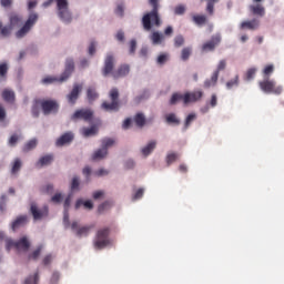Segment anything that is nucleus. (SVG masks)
Here are the masks:
<instances>
[{
    "label": "nucleus",
    "mask_w": 284,
    "mask_h": 284,
    "mask_svg": "<svg viewBox=\"0 0 284 284\" xmlns=\"http://www.w3.org/2000/svg\"><path fill=\"white\" fill-rule=\"evenodd\" d=\"M41 108V99L33 100V104L31 106V113L34 119H39L40 109Z\"/></svg>",
    "instance_id": "28"
},
{
    "label": "nucleus",
    "mask_w": 284,
    "mask_h": 284,
    "mask_svg": "<svg viewBox=\"0 0 284 284\" xmlns=\"http://www.w3.org/2000/svg\"><path fill=\"white\" fill-rule=\"evenodd\" d=\"M82 205L85 207V210H92L94 207V204L90 200H87L84 202L83 200H78L75 202V210H79V207H81Z\"/></svg>",
    "instance_id": "30"
},
{
    "label": "nucleus",
    "mask_w": 284,
    "mask_h": 284,
    "mask_svg": "<svg viewBox=\"0 0 284 284\" xmlns=\"http://www.w3.org/2000/svg\"><path fill=\"white\" fill-rule=\"evenodd\" d=\"M88 52L90 57H94V54L97 53V42L91 41Z\"/></svg>",
    "instance_id": "49"
},
{
    "label": "nucleus",
    "mask_w": 284,
    "mask_h": 284,
    "mask_svg": "<svg viewBox=\"0 0 284 284\" xmlns=\"http://www.w3.org/2000/svg\"><path fill=\"white\" fill-rule=\"evenodd\" d=\"M43 265H50L52 263V255H47L42 260Z\"/></svg>",
    "instance_id": "64"
},
{
    "label": "nucleus",
    "mask_w": 284,
    "mask_h": 284,
    "mask_svg": "<svg viewBox=\"0 0 284 284\" xmlns=\"http://www.w3.org/2000/svg\"><path fill=\"white\" fill-rule=\"evenodd\" d=\"M175 14H185V6L180 4L174 9Z\"/></svg>",
    "instance_id": "58"
},
{
    "label": "nucleus",
    "mask_w": 284,
    "mask_h": 284,
    "mask_svg": "<svg viewBox=\"0 0 284 284\" xmlns=\"http://www.w3.org/2000/svg\"><path fill=\"white\" fill-rule=\"evenodd\" d=\"M256 74V69L251 68L246 71V81H252V79L255 77Z\"/></svg>",
    "instance_id": "50"
},
{
    "label": "nucleus",
    "mask_w": 284,
    "mask_h": 284,
    "mask_svg": "<svg viewBox=\"0 0 284 284\" xmlns=\"http://www.w3.org/2000/svg\"><path fill=\"white\" fill-rule=\"evenodd\" d=\"M116 65V58L114 54L109 53L104 59V65L102 68L103 77H112V79H123V77H128L130 74V64H120L116 70L114 67Z\"/></svg>",
    "instance_id": "1"
},
{
    "label": "nucleus",
    "mask_w": 284,
    "mask_h": 284,
    "mask_svg": "<svg viewBox=\"0 0 284 284\" xmlns=\"http://www.w3.org/2000/svg\"><path fill=\"white\" fill-rule=\"evenodd\" d=\"M176 159H179V154H176V153H169L166 155V165H172V163H174V161H176Z\"/></svg>",
    "instance_id": "45"
},
{
    "label": "nucleus",
    "mask_w": 284,
    "mask_h": 284,
    "mask_svg": "<svg viewBox=\"0 0 284 284\" xmlns=\"http://www.w3.org/2000/svg\"><path fill=\"white\" fill-rule=\"evenodd\" d=\"M61 199H62L61 193H57L55 195H53V196L51 197V201H52L53 203H61Z\"/></svg>",
    "instance_id": "63"
},
{
    "label": "nucleus",
    "mask_w": 284,
    "mask_h": 284,
    "mask_svg": "<svg viewBox=\"0 0 284 284\" xmlns=\"http://www.w3.org/2000/svg\"><path fill=\"white\" fill-rule=\"evenodd\" d=\"M71 230L75 234V236H79V239H81L83 236H88L90 232L94 230V224L80 226L79 222L74 221L71 223Z\"/></svg>",
    "instance_id": "13"
},
{
    "label": "nucleus",
    "mask_w": 284,
    "mask_h": 284,
    "mask_svg": "<svg viewBox=\"0 0 284 284\" xmlns=\"http://www.w3.org/2000/svg\"><path fill=\"white\" fill-rule=\"evenodd\" d=\"M53 1L54 0H48L43 2V8H49V6H52ZM55 2L58 17L61 19V21H64V23H70V21H72V13H70L68 0H55Z\"/></svg>",
    "instance_id": "4"
},
{
    "label": "nucleus",
    "mask_w": 284,
    "mask_h": 284,
    "mask_svg": "<svg viewBox=\"0 0 284 284\" xmlns=\"http://www.w3.org/2000/svg\"><path fill=\"white\" fill-rule=\"evenodd\" d=\"M95 250H103L110 245V227L105 226L97 231L93 240Z\"/></svg>",
    "instance_id": "6"
},
{
    "label": "nucleus",
    "mask_w": 284,
    "mask_h": 284,
    "mask_svg": "<svg viewBox=\"0 0 284 284\" xmlns=\"http://www.w3.org/2000/svg\"><path fill=\"white\" fill-rule=\"evenodd\" d=\"M108 174H110V172L105 169H99L94 172L95 176H108Z\"/></svg>",
    "instance_id": "55"
},
{
    "label": "nucleus",
    "mask_w": 284,
    "mask_h": 284,
    "mask_svg": "<svg viewBox=\"0 0 284 284\" xmlns=\"http://www.w3.org/2000/svg\"><path fill=\"white\" fill-rule=\"evenodd\" d=\"M87 99L89 103H92L93 101H97V99H99V93L97 92V89L94 87H90L87 90Z\"/></svg>",
    "instance_id": "27"
},
{
    "label": "nucleus",
    "mask_w": 284,
    "mask_h": 284,
    "mask_svg": "<svg viewBox=\"0 0 284 284\" xmlns=\"http://www.w3.org/2000/svg\"><path fill=\"white\" fill-rule=\"evenodd\" d=\"M2 99L7 103H14V99H16L14 91H12L10 89H4L2 91Z\"/></svg>",
    "instance_id": "26"
},
{
    "label": "nucleus",
    "mask_w": 284,
    "mask_h": 284,
    "mask_svg": "<svg viewBox=\"0 0 284 284\" xmlns=\"http://www.w3.org/2000/svg\"><path fill=\"white\" fill-rule=\"evenodd\" d=\"M217 81H219V72H213L211 79H206L204 81V88L206 90H210V88H214V85H216Z\"/></svg>",
    "instance_id": "23"
},
{
    "label": "nucleus",
    "mask_w": 284,
    "mask_h": 284,
    "mask_svg": "<svg viewBox=\"0 0 284 284\" xmlns=\"http://www.w3.org/2000/svg\"><path fill=\"white\" fill-rule=\"evenodd\" d=\"M23 284H39V272H36L33 275H29Z\"/></svg>",
    "instance_id": "34"
},
{
    "label": "nucleus",
    "mask_w": 284,
    "mask_h": 284,
    "mask_svg": "<svg viewBox=\"0 0 284 284\" xmlns=\"http://www.w3.org/2000/svg\"><path fill=\"white\" fill-rule=\"evenodd\" d=\"M214 3H219V0H207L206 12L212 17L214 14Z\"/></svg>",
    "instance_id": "40"
},
{
    "label": "nucleus",
    "mask_w": 284,
    "mask_h": 284,
    "mask_svg": "<svg viewBox=\"0 0 284 284\" xmlns=\"http://www.w3.org/2000/svg\"><path fill=\"white\" fill-rule=\"evenodd\" d=\"M165 121L166 123H169L170 125H180L181 124V120H179V118H176L175 113H169L165 116Z\"/></svg>",
    "instance_id": "31"
},
{
    "label": "nucleus",
    "mask_w": 284,
    "mask_h": 284,
    "mask_svg": "<svg viewBox=\"0 0 284 284\" xmlns=\"http://www.w3.org/2000/svg\"><path fill=\"white\" fill-rule=\"evenodd\" d=\"M20 136L17 134H12L9 139V145H11V148H14V145H17V142L19 141Z\"/></svg>",
    "instance_id": "53"
},
{
    "label": "nucleus",
    "mask_w": 284,
    "mask_h": 284,
    "mask_svg": "<svg viewBox=\"0 0 284 284\" xmlns=\"http://www.w3.org/2000/svg\"><path fill=\"white\" fill-rule=\"evenodd\" d=\"M219 43H221V36H213L210 41L202 45V52H214Z\"/></svg>",
    "instance_id": "18"
},
{
    "label": "nucleus",
    "mask_w": 284,
    "mask_h": 284,
    "mask_svg": "<svg viewBox=\"0 0 284 284\" xmlns=\"http://www.w3.org/2000/svg\"><path fill=\"white\" fill-rule=\"evenodd\" d=\"M134 122L138 128H143V125H145V115H143V113H136L134 116Z\"/></svg>",
    "instance_id": "33"
},
{
    "label": "nucleus",
    "mask_w": 284,
    "mask_h": 284,
    "mask_svg": "<svg viewBox=\"0 0 284 284\" xmlns=\"http://www.w3.org/2000/svg\"><path fill=\"white\" fill-rule=\"evenodd\" d=\"M152 11L144 14L142 18V26L146 32L152 30V22L159 28L161 26V18L159 17V0H150Z\"/></svg>",
    "instance_id": "2"
},
{
    "label": "nucleus",
    "mask_w": 284,
    "mask_h": 284,
    "mask_svg": "<svg viewBox=\"0 0 284 284\" xmlns=\"http://www.w3.org/2000/svg\"><path fill=\"white\" fill-rule=\"evenodd\" d=\"M71 141H74V134L72 132H67L57 140L55 144L58 148H63V145L70 144Z\"/></svg>",
    "instance_id": "19"
},
{
    "label": "nucleus",
    "mask_w": 284,
    "mask_h": 284,
    "mask_svg": "<svg viewBox=\"0 0 284 284\" xmlns=\"http://www.w3.org/2000/svg\"><path fill=\"white\" fill-rule=\"evenodd\" d=\"M261 21L258 19L243 21L240 26L241 30H258Z\"/></svg>",
    "instance_id": "20"
},
{
    "label": "nucleus",
    "mask_w": 284,
    "mask_h": 284,
    "mask_svg": "<svg viewBox=\"0 0 284 284\" xmlns=\"http://www.w3.org/2000/svg\"><path fill=\"white\" fill-rule=\"evenodd\" d=\"M111 206H112V204L110 202H104V203L99 205L98 212L101 213V212H103L104 210H108V207H111Z\"/></svg>",
    "instance_id": "56"
},
{
    "label": "nucleus",
    "mask_w": 284,
    "mask_h": 284,
    "mask_svg": "<svg viewBox=\"0 0 284 284\" xmlns=\"http://www.w3.org/2000/svg\"><path fill=\"white\" fill-rule=\"evenodd\" d=\"M10 247H14L18 252H28V250H30V241L26 236L21 237L17 242L7 240V250H10Z\"/></svg>",
    "instance_id": "11"
},
{
    "label": "nucleus",
    "mask_w": 284,
    "mask_h": 284,
    "mask_svg": "<svg viewBox=\"0 0 284 284\" xmlns=\"http://www.w3.org/2000/svg\"><path fill=\"white\" fill-rule=\"evenodd\" d=\"M136 52V40L130 41V54H134Z\"/></svg>",
    "instance_id": "62"
},
{
    "label": "nucleus",
    "mask_w": 284,
    "mask_h": 284,
    "mask_svg": "<svg viewBox=\"0 0 284 284\" xmlns=\"http://www.w3.org/2000/svg\"><path fill=\"white\" fill-rule=\"evenodd\" d=\"M94 111L91 109H79L71 115V121H92Z\"/></svg>",
    "instance_id": "12"
},
{
    "label": "nucleus",
    "mask_w": 284,
    "mask_h": 284,
    "mask_svg": "<svg viewBox=\"0 0 284 284\" xmlns=\"http://www.w3.org/2000/svg\"><path fill=\"white\" fill-rule=\"evenodd\" d=\"M190 57H192V48H190V47L183 48L181 51L182 61H187V59H190Z\"/></svg>",
    "instance_id": "35"
},
{
    "label": "nucleus",
    "mask_w": 284,
    "mask_h": 284,
    "mask_svg": "<svg viewBox=\"0 0 284 284\" xmlns=\"http://www.w3.org/2000/svg\"><path fill=\"white\" fill-rule=\"evenodd\" d=\"M170 59V54L168 53H161L158 59H156V63L158 65H165V63H168V60Z\"/></svg>",
    "instance_id": "41"
},
{
    "label": "nucleus",
    "mask_w": 284,
    "mask_h": 284,
    "mask_svg": "<svg viewBox=\"0 0 284 284\" xmlns=\"http://www.w3.org/2000/svg\"><path fill=\"white\" fill-rule=\"evenodd\" d=\"M34 148H37V139H32L29 142H27L22 148V151L30 152V150H34Z\"/></svg>",
    "instance_id": "36"
},
{
    "label": "nucleus",
    "mask_w": 284,
    "mask_h": 284,
    "mask_svg": "<svg viewBox=\"0 0 284 284\" xmlns=\"http://www.w3.org/2000/svg\"><path fill=\"white\" fill-rule=\"evenodd\" d=\"M37 21H39V13L31 12L23 26L16 32L17 39H23V37H27L30 30L37 26Z\"/></svg>",
    "instance_id": "8"
},
{
    "label": "nucleus",
    "mask_w": 284,
    "mask_h": 284,
    "mask_svg": "<svg viewBox=\"0 0 284 284\" xmlns=\"http://www.w3.org/2000/svg\"><path fill=\"white\" fill-rule=\"evenodd\" d=\"M119 97V89L112 88L109 92V99L111 102L104 101L101 104L102 110H104V112H119V109L121 108Z\"/></svg>",
    "instance_id": "5"
},
{
    "label": "nucleus",
    "mask_w": 284,
    "mask_h": 284,
    "mask_svg": "<svg viewBox=\"0 0 284 284\" xmlns=\"http://www.w3.org/2000/svg\"><path fill=\"white\" fill-rule=\"evenodd\" d=\"M143 189H139L135 194L133 195V201H139V199H143Z\"/></svg>",
    "instance_id": "61"
},
{
    "label": "nucleus",
    "mask_w": 284,
    "mask_h": 284,
    "mask_svg": "<svg viewBox=\"0 0 284 284\" xmlns=\"http://www.w3.org/2000/svg\"><path fill=\"white\" fill-rule=\"evenodd\" d=\"M41 256V246H39L36 251H33L30 255L29 258H32L33 261H37Z\"/></svg>",
    "instance_id": "51"
},
{
    "label": "nucleus",
    "mask_w": 284,
    "mask_h": 284,
    "mask_svg": "<svg viewBox=\"0 0 284 284\" xmlns=\"http://www.w3.org/2000/svg\"><path fill=\"white\" fill-rule=\"evenodd\" d=\"M82 174L87 178V181L90 180V174H92V169L90 166H85L82 170Z\"/></svg>",
    "instance_id": "57"
},
{
    "label": "nucleus",
    "mask_w": 284,
    "mask_h": 284,
    "mask_svg": "<svg viewBox=\"0 0 284 284\" xmlns=\"http://www.w3.org/2000/svg\"><path fill=\"white\" fill-rule=\"evenodd\" d=\"M233 85H239V75H236L233 80L226 82L227 90H232Z\"/></svg>",
    "instance_id": "52"
},
{
    "label": "nucleus",
    "mask_w": 284,
    "mask_h": 284,
    "mask_svg": "<svg viewBox=\"0 0 284 284\" xmlns=\"http://www.w3.org/2000/svg\"><path fill=\"white\" fill-rule=\"evenodd\" d=\"M263 0H253V3L250 4L248 10L254 17H265V7L261 3Z\"/></svg>",
    "instance_id": "16"
},
{
    "label": "nucleus",
    "mask_w": 284,
    "mask_h": 284,
    "mask_svg": "<svg viewBox=\"0 0 284 284\" xmlns=\"http://www.w3.org/2000/svg\"><path fill=\"white\" fill-rule=\"evenodd\" d=\"M30 213L32 214L34 221H41L43 216H48V206L39 209V206H37V203H31Z\"/></svg>",
    "instance_id": "17"
},
{
    "label": "nucleus",
    "mask_w": 284,
    "mask_h": 284,
    "mask_svg": "<svg viewBox=\"0 0 284 284\" xmlns=\"http://www.w3.org/2000/svg\"><path fill=\"white\" fill-rule=\"evenodd\" d=\"M192 21H193V23H195V26H199V28H201L202 26H205V23H207V16L194 14L192 17Z\"/></svg>",
    "instance_id": "25"
},
{
    "label": "nucleus",
    "mask_w": 284,
    "mask_h": 284,
    "mask_svg": "<svg viewBox=\"0 0 284 284\" xmlns=\"http://www.w3.org/2000/svg\"><path fill=\"white\" fill-rule=\"evenodd\" d=\"M184 43H185V38H183V36H176L174 38L175 48H181V45H183Z\"/></svg>",
    "instance_id": "46"
},
{
    "label": "nucleus",
    "mask_w": 284,
    "mask_h": 284,
    "mask_svg": "<svg viewBox=\"0 0 284 284\" xmlns=\"http://www.w3.org/2000/svg\"><path fill=\"white\" fill-rule=\"evenodd\" d=\"M179 101H183V94L181 93H173L171 99H170V104L171 105H176Z\"/></svg>",
    "instance_id": "42"
},
{
    "label": "nucleus",
    "mask_w": 284,
    "mask_h": 284,
    "mask_svg": "<svg viewBox=\"0 0 284 284\" xmlns=\"http://www.w3.org/2000/svg\"><path fill=\"white\" fill-rule=\"evenodd\" d=\"M79 178L74 176L71 182V190H79Z\"/></svg>",
    "instance_id": "59"
},
{
    "label": "nucleus",
    "mask_w": 284,
    "mask_h": 284,
    "mask_svg": "<svg viewBox=\"0 0 284 284\" xmlns=\"http://www.w3.org/2000/svg\"><path fill=\"white\" fill-rule=\"evenodd\" d=\"M9 23L10 26L3 27V22L0 21V37H10L12 28H19L23 23V17L18 13H11L9 16Z\"/></svg>",
    "instance_id": "7"
},
{
    "label": "nucleus",
    "mask_w": 284,
    "mask_h": 284,
    "mask_svg": "<svg viewBox=\"0 0 284 284\" xmlns=\"http://www.w3.org/2000/svg\"><path fill=\"white\" fill-rule=\"evenodd\" d=\"M260 90L265 92V94H282L283 87L276 85V81L270 80V78H264V80L258 82Z\"/></svg>",
    "instance_id": "9"
},
{
    "label": "nucleus",
    "mask_w": 284,
    "mask_h": 284,
    "mask_svg": "<svg viewBox=\"0 0 284 284\" xmlns=\"http://www.w3.org/2000/svg\"><path fill=\"white\" fill-rule=\"evenodd\" d=\"M72 72H74V59L68 58L65 60L64 72L61 74V77L57 78V77L48 75L44 79H42V83L44 85H50L52 83H57V81L59 83H63L64 81H68V79H70V77H72Z\"/></svg>",
    "instance_id": "3"
},
{
    "label": "nucleus",
    "mask_w": 284,
    "mask_h": 284,
    "mask_svg": "<svg viewBox=\"0 0 284 284\" xmlns=\"http://www.w3.org/2000/svg\"><path fill=\"white\" fill-rule=\"evenodd\" d=\"M8 78V63L3 62L0 64V79L6 81Z\"/></svg>",
    "instance_id": "37"
},
{
    "label": "nucleus",
    "mask_w": 284,
    "mask_h": 284,
    "mask_svg": "<svg viewBox=\"0 0 284 284\" xmlns=\"http://www.w3.org/2000/svg\"><path fill=\"white\" fill-rule=\"evenodd\" d=\"M27 224H28V215H20L12 222L11 229L13 230V232H17L19 227H23Z\"/></svg>",
    "instance_id": "21"
},
{
    "label": "nucleus",
    "mask_w": 284,
    "mask_h": 284,
    "mask_svg": "<svg viewBox=\"0 0 284 284\" xmlns=\"http://www.w3.org/2000/svg\"><path fill=\"white\" fill-rule=\"evenodd\" d=\"M217 103H219V98L216 97V94L213 93L210 101L211 108H216Z\"/></svg>",
    "instance_id": "60"
},
{
    "label": "nucleus",
    "mask_w": 284,
    "mask_h": 284,
    "mask_svg": "<svg viewBox=\"0 0 284 284\" xmlns=\"http://www.w3.org/2000/svg\"><path fill=\"white\" fill-rule=\"evenodd\" d=\"M52 161H54V155L53 154H47V155L39 159L36 166L37 168H43L45 165H50V163H52Z\"/></svg>",
    "instance_id": "22"
},
{
    "label": "nucleus",
    "mask_w": 284,
    "mask_h": 284,
    "mask_svg": "<svg viewBox=\"0 0 284 284\" xmlns=\"http://www.w3.org/2000/svg\"><path fill=\"white\" fill-rule=\"evenodd\" d=\"M108 156L106 149H99L92 155V161H101V159H105Z\"/></svg>",
    "instance_id": "29"
},
{
    "label": "nucleus",
    "mask_w": 284,
    "mask_h": 284,
    "mask_svg": "<svg viewBox=\"0 0 284 284\" xmlns=\"http://www.w3.org/2000/svg\"><path fill=\"white\" fill-rule=\"evenodd\" d=\"M156 149V141L149 142L144 148L141 149V152L144 156H150L151 152H154Z\"/></svg>",
    "instance_id": "24"
},
{
    "label": "nucleus",
    "mask_w": 284,
    "mask_h": 284,
    "mask_svg": "<svg viewBox=\"0 0 284 284\" xmlns=\"http://www.w3.org/2000/svg\"><path fill=\"white\" fill-rule=\"evenodd\" d=\"M151 41L153 45H160V43H163V34L159 33L158 31H154L151 34Z\"/></svg>",
    "instance_id": "32"
},
{
    "label": "nucleus",
    "mask_w": 284,
    "mask_h": 284,
    "mask_svg": "<svg viewBox=\"0 0 284 284\" xmlns=\"http://www.w3.org/2000/svg\"><path fill=\"white\" fill-rule=\"evenodd\" d=\"M125 11V8L123 7V4H118V7L115 8V14H118V17H123Z\"/></svg>",
    "instance_id": "54"
},
{
    "label": "nucleus",
    "mask_w": 284,
    "mask_h": 284,
    "mask_svg": "<svg viewBox=\"0 0 284 284\" xmlns=\"http://www.w3.org/2000/svg\"><path fill=\"white\" fill-rule=\"evenodd\" d=\"M274 72V65L273 64H268L264 68L263 70V74L266 75L265 79H270V74H272Z\"/></svg>",
    "instance_id": "47"
},
{
    "label": "nucleus",
    "mask_w": 284,
    "mask_h": 284,
    "mask_svg": "<svg viewBox=\"0 0 284 284\" xmlns=\"http://www.w3.org/2000/svg\"><path fill=\"white\" fill-rule=\"evenodd\" d=\"M203 91L197 90L193 92H186L183 94V103L184 105H189V103H196L203 99Z\"/></svg>",
    "instance_id": "14"
},
{
    "label": "nucleus",
    "mask_w": 284,
    "mask_h": 284,
    "mask_svg": "<svg viewBox=\"0 0 284 284\" xmlns=\"http://www.w3.org/2000/svg\"><path fill=\"white\" fill-rule=\"evenodd\" d=\"M21 165H22L21 159L17 158L12 163L11 174H17V172L21 170Z\"/></svg>",
    "instance_id": "39"
},
{
    "label": "nucleus",
    "mask_w": 284,
    "mask_h": 284,
    "mask_svg": "<svg viewBox=\"0 0 284 284\" xmlns=\"http://www.w3.org/2000/svg\"><path fill=\"white\" fill-rule=\"evenodd\" d=\"M227 68V62L225 60H221L217 64V69L214 72H217V77L221 71L225 70Z\"/></svg>",
    "instance_id": "48"
},
{
    "label": "nucleus",
    "mask_w": 284,
    "mask_h": 284,
    "mask_svg": "<svg viewBox=\"0 0 284 284\" xmlns=\"http://www.w3.org/2000/svg\"><path fill=\"white\" fill-rule=\"evenodd\" d=\"M112 145H114V139L105 138L102 140V150L108 152V148H112Z\"/></svg>",
    "instance_id": "43"
},
{
    "label": "nucleus",
    "mask_w": 284,
    "mask_h": 284,
    "mask_svg": "<svg viewBox=\"0 0 284 284\" xmlns=\"http://www.w3.org/2000/svg\"><path fill=\"white\" fill-rule=\"evenodd\" d=\"M97 132H98L97 126L82 129L83 136H94V134H97Z\"/></svg>",
    "instance_id": "38"
},
{
    "label": "nucleus",
    "mask_w": 284,
    "mask_h": 284,
    "mask_svg": "<svg viewBox=\"0 0 284 284\" xmlns=\"http://www.w3.org/2000/svg\"><path fill=\"white\" fill-rule=\"evenodd\" d=\"M40 108L45 116L48 114H57L59 112V102L57 100L40 99Z\"/></svg>",
    "instance_id": "10"
},
{
    "label": "nucleus",
    "mask_w": 284,
    "mask_h": 284,
    "mask_svg": "<svg viewBox=\"0 0 284 284\" xmlns=\"http://www.w3.org/2000/svg\"><path fill=\"white\" fill-rule=\"evenodd\" d=\"M83 90V85L75 83L73 84V88L71 92L67 95V101L70 103V105H74L77 101L79 100V94H81V91Z\"/></svg>",
    "instance_id": "15"
},
{
    "label": "nucleus",
    "mask_w": 284,
    "mask_h": 284,
    "mask_svg": "<svg viewBox=\"0 0 284 284\" xmlns=\"http://www.w3.org/2000/svg\"><path fill=\"white\" fill-rule=\"evenodd\" d=\"M195 120H196V115L194 113H190L186 116L185 122H184L185 130H187L190 128V125L192 124V121H195Z\"/></svg>",
    "instance_id": "44"
}]
</instances>
